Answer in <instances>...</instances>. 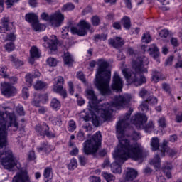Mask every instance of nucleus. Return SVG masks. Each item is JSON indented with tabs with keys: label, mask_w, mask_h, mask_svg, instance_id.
<instances>
[{
	"label": "nucleus",
	"mask_w": 182,
	"mask_h": 182,
	"mask_svg": "<svg viewBox=\"0 0 182 182\" xmlns=\"http://www.w3.org/2000/svg\"><path fill=\"white\" fill-rule=\"evenodd\" d=\"M38 151H45L46 153H50L52 151V148H50V145L48 144V142H44L41 144L40 147L37 148Z\"/></svg>",
	"instance_id": "nucleus-24"
},
{
	"label": "nucleus",
	"mask_w": 182,
	"mask_h": 182,
	"mask_svg": "<svg viewBox=\"0 0 182 182\" xmlns=\"http://www.w3.org/2000/svg\"><path fill=\"white\" fill-rule=\"evenodd\" d=\"M77 140H79L80 141H83L85 140V132H82V131H79V132L77 134Z\"/></svg>",
	"instance_id": "nucleus-49"
},
{
	"label": "nucleus",
	"mask_w": 182,
	"mask_h": 182,
	"mask_svg": "<svg viewBox=\"0 0 182 182\" xmlns=\"http://www.w3.org/2000/svg\"><path fill=\"white\" fill-rule=\"evenodd\" d=\"M6 70H8V68H6V66L5 65L0 66V76H2V77H4V78L8 77V75L6 74Z\"/></svg>",
	"instance_id": "nucleus-42"
},
{
	"label": "nucleus",
	"mask_w": 182,
	"mask_h": 182,
	"mask_svg": "<svg viewBox=\"0 0 182 182\" xmlns=\"http://www.w3.org/2000/svg\"><path fill=\"white\" fill-rule=\"evenodd\" d=\"M50 106L51 109H53V110L58 111L62 107V104L57 98H53L50 101Z\"/></svg>",
	"instance_id": "nucleus-22"
},
{
	"label": "nucleus",
	"mask_w": 182,
	"mask_h": 182,
	"mask_svg": "<svg viewBox=\"0 0 182 182\" xmlns=\"http://www.w3.org/2000/svg\"><path fill=\"white\" fill-rule=\"evenodd\" d=\"M25 19L30 23H35L38 22V16L33 13H29L26 15Z\"/></svg>",
	"instance_id": "nucleus-23"
},
{
	"label": "nucleus",
	"mask_w": 182,
	"mask_h": 182,
	"mask_svg": "<svg viewBox=\"0 0 182 182\" xmlns=\"http://www.w3.org/2000/svg\"><path fill=\"white\" fill-rule=\"evenodd\" d=\"M73 9H75V5L72 3H68L65 5H64L62 8V11H73Z\"/></svg>",
	"instance_id": "nucleus-41"
},
{
	"label": "nucleus",
	"mask_w": 182,
	"mask_h": 182,
	"mask_svg": "<svg viewBox=\"0 0 182 182\" xmlns=\"http://www.w3.org/2000/svg\"><path fill=\"white\" fill-rule=\"evenodd\" d=\"M137 171L128 168L125 171V181H133L137 177Z\"/></svg>",
	"instance_id": "nucleus-17"
},
{
	"label": "nucleus",
	"mask_w": 182,
	"mask_h": 182,
	"mask_svg": "<svg viewBox=\"0 0 182 182\" xmlns=\"http://www.w3.org/2000/svg\"><path fill=\"white\" fill-rule=\"evenodd\" d=\"M41 18L43 21H50V23L51 19H52V16H49V14H48L46 12H43L41 14Z\"/></svg>",
	"instance_id": "nucleus-46"
},
{
	"label": "nucleus",
	"mask_w": 182,
	"mask_h": 182,
	"mask_svg": "<svg viewBox=\"0 0 182 182\" xmlns=\"http://www.w3.org/2000/svg\"><path fill=\"white\" fill-rule=\"evenodd\" d=\"M77 27L72 26L70 27V32L73 35H78V36H85L87 35V31L90 33L95 32V30L92 28V25L85 20H81L77 23Z\"/></svg>",
	"instance_id": "nucleus-9"
},
{
	"label": "nucleus",
	"mask_w": 182,
	"mask_h": 182,
	"mask_svg": "<svg viewBox=\"0 0 182 182\" xmlns=\"http://www.w3.org/2000/svg\"><path fill=\"white\" fill-rule=\"evenodd\" d=\"M1 93L4 96H6V97H11L16 95V88L10 83L3 82L1 84Z\"/></svg>",
	"instance_id": "nucleus-13"
},
{
	"label": "nucleus",
	"mask_w": 182,
	"mask_h": 182,
	"mask_svg": "<svg viewBox=\"0 0 182 182\" xmlns=\"http://www.w3.org/2000/svg\"><path fill=\"white\" fill-rule=\"evenodd\" d=\"M108 43L114 49H120L124 45V40L122 37H114L108 40Z\"/></svg>",
	"instance_id": "nucleus-16"
},
{
	"label": "nucleus",
	"mask_w": 182,
	"mask_h": 182,
	"mask_svg": "<svg viewBox=\"0 0 182 182\" xmlns=\"http://www.w3.org/2000/svg\"><path fill=\"white\" fill-rule=\"evenodd\" d=\"M142 42L150 43L151 42V36L149 33H144L142 36Z\"/></svg>",
	"instance_id": "nucleus-43"
},
{
	"label": "nucleus",
	"mask_w": 182,
	"mask_h": 182,
	"mask_svg": "<svg viewBox=\"0 0 182 182\" xmlns=\"http://www.w3.org/2000/svg\"><path fill=\"white\" fill-rule=\"evenodd\" d=\"M90 182H101L100 177L92 176L89 178Z\"/></svg>",
	"instance_id": "nucleus-59"
},
{
	"label": "nucleus",
	"mask_w": 182,
	"mask_h": 182,
	"mask_svg": "<svg viewBox=\"0 0 182 182\" xmlns=\"http://www.w3.org/2000/svg\"><path fill=\"white\" fill-rule=\"evenodd\" d=\"M107 39V34L102 33V34H95L94 36L95 42H99V41H106Z\"/></svg>",
	"instance_id": "nucleus-33"
},
{
	"label": "nucleus",
	"mask_w": 182,
	"mask_h": 182,
	"mask_svg": "<svg viewBox=\"0 0 182 182\" xmlns=\"http://www.w3.org/2000/svg\"><path fill=\"white\" fill-rule=\"evenodd\" d=\"M149 54L154 59H156V60L159 59V56L160 55V51L159 50V48H157V46L156 44L151 45L149 48Z\"/></svg>",
	"instance_id": "nucleus-18"
},
{
	"label": "nucleus",
	"mask_w": 182,
	"mask_h": 182,
	"mask_svg": "<svg viewBox=\"0 0 182 182\" xmlns=\"http://www.w3.org/2000/svg\"><path fill=\"white\" fill-rule=\"evenodd\" d=\"M69 27H65V29L63 30L62 31V38L63 39H66L68 38L69 33Z\"/></svg>",
	"instance_id": "nucleus-56"
},
{
	"label": "nucleus",
	"mask_w": 182,
	"mask_h": 182,
	"mask_svg": "<svg viewBox=\"0 0 182 182\" xmlns=\"http://www.w3.org/2000/svg\"><path fill=\"white\" fill-rule=\"evenodd\" d=\"M69 124V131L74 132L76 129V122L73 120H70L68 123Z\"/></svg>",
	"instance_id": "nucleus-50"
},
{
	"label": "nucleus",
	"mask_w": 182,
	"mask_h": 182,
	"mask_svg": "<svg viewBox=\"0 0 182 182\" xmlns=\"http://www.w3.org/2000/svg\"><path fill=\"white\" fill-rule=\"evenodd\" d=\"M32 79H33V77H32L31 74H28L26 75V82L27 85L29 87L32 86Z\"/></svg>",
	"instance_id": "nucleus-48"
},
{
	"label": "nucleus",
	"mask_w": 182,
	"mask_h": 182,
	"mask_svg": "<svg viewBox=\"0 0 182 182\" xmlns=\"http://www.w3.org/2000/svg\"><path fill=\"white\" fill-rule=\"evenodd\" d=\"M65 21V16L60 13V11H56L51 15L50 24L54 28H59Z\"/></svg>",
	"instance_id": "nucleus-14"
},
{
	"label": "nucleus",
	"mask_w": 182,
	"mask_h": 182,
	"mask_svg": "<svg viewBox=\"0 0 182 182\" xmlns=\"http://www.w3.org/2000/svg\"><path fill=\"white\" fill-rule=\"evenodd\" d=\"M20 0H6V4L8 8H12L14 4L19 2Z\"/></svg>",
	"instance_id": "nucleus-51"
},
{
	"label": "nucleus",
	"mask_w": 182,
	"mask_h": 182,
	"mask_svg": "<svg viewBox=\"0 0 182 182\" xmlns=\"http://www.w3.org/2000/svg\"><path fill=\"white\" fill-rule=\"evenodd\" d=\"M15 32H16V31H15V28H14L12 32L8 33L6 34L5 41L13 42V43L15 42V41H16V34H15Z\"/></svg>",
	"instance_id": "nucleus-26"
},
{
	"label": "nucleus",
	"mask_w": 182,
	"mask_h": 182,
	"mask_svg": "<svg viewBox=\"0 0 182 182\" xmlns=\"http://www.w3.org/2000/svg\"><path fill=\"white\" fill-rule=\"evenodd\" d=\"M123 88V80L119 75L117 72H115L113 76V81L112 84V89L113 90H117V92H120Z\"/></svg>",
	"instance_id": "nucleus-15"
},
{
	"label": "nucleus",
	"mask_w": 182,
	"mask_h": 182,
	"mask_svg": "<svg viewBox=\"0 0 182 182\" xmlns=\"http://www.w3.org/2000/svg\"><path fill=\"white\" fill-rule=\"evenodd\" d=\"M102 176L107 182L114 181V180H116L114 175L107 172H102Z\"/></svg>",
	"instance_id": "nucleus-27"
},
{
	"label": "nucleus",
	"mask_w": 182,
	"mask_h": 182,
	"mask_svg": "<svg viewBox=\"0 0 182 182\" xmlns=\"http://www.w3.org/2000/svg\"><path fill=\"white\" fill-rule=\"evenodd\" d=\"M43 176L45 178H50L53 177V172L52 167H47L44 170Z\"/></svg>",
	"instance_id": "nucleus-31"
},
{
	"label": "nucleus",
	"mask_w": 182,
	"mask_h": 182,
	"mask_svg": "<svg viewBox=\"0 0 182 182\" xmlns=\"http://www.w3.org/2000/svg\"><path fill=\"white\" fill-rule=\"evenodd\" d=\"M4 109H6L5 113L0 111V149L6 144L7 130L16 132L19 129V124L16 122L15 113L12 109L9 107Z\"/></svg>",
	"instance_id": "nucleus-6"
},
{
	"label": "nucleus",
	"mask_w": 182,
	"mask_h": 182,
	"mask_svg": "<svg viewBox=\"0 0 182 182\" xmlns=\"http://www.w3.org/2000/svg\"><path fill=\"white\" fill-rule=\"evenodd\" d=\"M122 23L124 28H125V29H128V30L130 29V26H132V25L130 24V18L127 16H124L122 19Z\"/></svg>",
	"instance_id": "nucleus-32"
},
{
	"label": "nucleus",
	"mask_w": 182,
	"mask_h": 182,
	"mask_svg": "<svg viewBox=\"0 0 182 182\" xmlns=\"http://www.w3.org/2000/svg\"><path fill=\"white\" fill-rule=\"evenodd\" d=\"M171 43L172 46H174V48H177V46H179L180 43H178V40L174 37H172L171 38Z\"/></svg>",
	"instance_id": "nucleus-55"
},
{
	"label": "nucleus",
	"mask_w": 182,
	"mask_h": 182,
	"mask_svg": "<svg viewBox=\"0 0 182 182\" xmlns=\"http://www.w3.org/2000/svg\"><path fill=\"white\" fill-rule=\"evenodd\" d=\"M28 159H29V160H35V159H36V156H35V151H31L29 152Z\"/></svg>",
	"instance_id": "nucleus-63"
},
{
	"label": "nucleus",
	"mask_w": 182,
	"mask_h": 182,
	"mask_svg": "<svg viewBox=\"0 0 182 182\" xmlns=\"http://www.w3.org/2000/svg\"><path fill=\"white\" fill-rule=\"evenodd\" d=\"M77 79L82 80V83L86 84V78L85 77V75L82 72H79L77 74Z\"/></svg>",
	"instance_id": "nucleus-54"
},
{
	"label": "nucleus",
	"mask_w": 182,
	"mask_h": 182,
	"mask_svg": "<svg viewBox=\"0 0 182 182\" xmlns=\"http://www.w3.org/2000/svg\"><path fill=\"white\" fill-rule=\"evenodd\" d=\"M144 62H149V58L144 55L139 56L136 60L132 61V69L135 73L130 71L129 68L122 69L123 75L128 83L136 87L146 83V77L141 75V73H147V68H144Z\"/></svg>",
	"instance_id": "nucleus-3"
},
{
	"label": "nucleus",
	"mask_w": 182,
	"mask_h": 182,
	"mask_svg": "<svg viewBox=\"0 0 182 182\" xmlns=\"http://www.w3.org/2000/svg\"><path fill=\"white\" fill-rule=\"evenodd\" d=\"M4 48L6 50V52H14V50H15V43H14V42L11 41L7 43L4 46Z\"/></svg>",
	"instance_id": "nucleus-35"
},
{
	"label": "nucleus",
	"mask_w": 182,
	"mask_h": 182,
	"mask_svg": "<svg viewBox=\"0 0 182 182\" xmlns=\"http://www.w3.org/2000/svg\"><path fill=\"white\" fill-rule=\"evenodd\" d=\"M157 98L153 95H150L148 98L145 100L149 105H156L157 104Z\"/></svg>",
	"instance_id": "nucleus-38"
},
{
	"label": "nucleus",
	"mask_w": 182,
	"mask_h": 182,
	"mask_svg": "<svg viewBox=\"0 0 182 182\" xmlns=\"http://www.w3.org/2000/svg\"><path fill=\"white\" fill-rule=\"evenodd\" d=\"M133 113V109L130 108L122 119L117 122L116 129L117 138L119 144L114 151V157L115 161L110 165L111 171L117 174H122V164H124L126 160L132 159L135 161L143 159V147L137 144H132L130 141L124 139V129L129 127L130 123L134 124L136 129H141L143 124L147 122V117L144 114H137L132 117L130 120V116Z\"/></svg>",
	"instance_id": "nucleus-1"
},
{
	"label": "nucleus",
	"mask_w": 182,
	"mask_h": 182,
	"mask_svg": "<svg viewBox=\"0 0 182 182\" xmlns=\"http://www.w3.org/2000/svg\"><path fill=\"white\" fill-rule=\"evenodd\" d=\"M44 87H46V83L41 80L37 81V82L34 85V89H36V90H41Z\"/></svg>",
	"instance_id": "nucleus-36"
},
{
	"label": "nucleus",
	"mask_w": 182,
	"mask_h": 182,
	"mask_svg": "<svg viewBox=\"0 0 182 182\" xmlns=\"http://www.w3.org/2000/svg\"><path fill=\"white\" fill-rule=\"evenodd\" d=\"M78 160L81 166H85L86 164V161H87L86 157L80 155L78 156Z\"/></svg>",
	"instance_id": "nucleus-57"
},
{
	"label": "nucleus",
	"mask_w": 182,
	"mask_h": 182,
	"mask_svg": "<svg viewBox=\"0 0 182 182\" xmlns=\"http://www.w3.org/2000/svg\"><path fill=\"white\" fill-rule=\"evenodd\" d=\"M144 130L146 133H150L152 130H154V122L149 121L144 127Z\"/></svg>",
	"instance_id": "nucleus-34"
},
{
	"label": "nucleus",
	"mask_w": 182,
	"mask_h": 182,
	"mask_svg": "<svg viewBox=\"0 0 182 182\" xmlns=\"http://www.w3.org/2000/svg\"><path fill=\"white\" fill-rule=\"evenodd\" d=\"M97 62L99 68L95 75V85L101 95L106 96L112 93L109 85L112 73L107 69L109 63L106 60L100 58Z\"/></svg>",
	"instance_id": "nucleus-5"
},
{
	"label": "nucleus",
	"mask_w": 182,
	"mask_h": 182,
	"mask_svg": "<svg viewBox=\"0 0 182 182\" xmlns=\"http://www.w3.org/2000/svg\"><path fill=\"white\" fill-rule=\"evenodd\" d=\"M30 53L31 58H36V59H39V58H41V53H39V50L36 46L31 48Z\"/></svg>",
	"instance_id": "nucleus-30"
},
{
	"label": "nucleus",
	"mask_w": 182,
	"mask_h": 182,
	"mask_svg": "<svg viewBox=\"0 0 182 182\" xmlns=\"http://www.w3.org/2000/svg\"><path fill=\"white\" fill-rule=\"evenodd\" d=\"M55 83L53 86V90L55 93H58L61 95L63 99H66L68 97V91L66 88L63 87L65 85V79L62 76H58L54 78Z\"/></svg>",
	"instance_id": "nucleus-10"
},
{
	"label": "nucleus",
	"mask_w": 182,
	"mask_h": 182,
	"mask_svg": "<svg viewBox=\"0 0 182 182\" xmlns=\"http://www.w3.org/2000/svg\"><path fill=\"white\" fill-rule=\"evenodd\" d=\"M139 110L146 113L149 110V105L146 101L143 102L139 107Z\"/></svg>",
	"instance_id": "nucleus-44"
},
{
	"label": "nucleus",
	"mask_w": 182,
	"mask_h": 182,
	"mask_svg": "<svg viewBox=\"0 0 182 182\" xmlns=\"http://www.w3.org/2000/svg\"><path fill=\"white\" fill-rule=\"evenodd\" d=\"M47 63L49 66L55 67L58 65V60L55 58L50 57L47 59Z\"/></svg>",
	"instance_id": "nucleus-39"
},
{
	"label": "nucleus",
	"mask_w": 182,
	"mask_h": 182,
	"mask_svg": "<svg viewBox=\"0 0 182 182\" xmlns=\"http://www.w3.org/2000/svg\"><path fill=\"white\" fill-rule=\"evenodd\" d=\"M160 77H161V73L156 70H152V81L157 83L160 80Z\"/></svg>",
	"instance_id": "nucleus-29"
},
{
	"label": "nucleus",
	"mask_w": 182,
	"mask_h": 182,
	"mask_svg": "<svg viewBox=\"0 0 182 182\" xmlns=\"http://www.w3.org/2000/svg\"><path fill=\"white\" fill-rule=\"evenodd\" d=\"M49 120L54 126H58L59 127L62 126V117L60 115H51L49 117Z\"/></svg>",
	"instance_id": "nucleus-20"
},
{
	"label": "nucleus",
	"mask_w": 182,
	"mask_h": 182,
	"mask_svg": "<svg viewBox=\"0 0 182 182\" xmlns=\"http://www.w3.org/2000/svg\"><path fill=\"white\" fill-rule=\"evenodd\" d=\"M23 99H28L29 97V90L26 87L23 88Z\"/></svg>",
	"instance_id": "nucleus-58"
},
{
	"label": "nucleus",
	"mask_w": 182,
	"mask_h": 182,
	"mask_svg": "<svg viewBox=\"0 0 182 182\" xmlns=\"http://www.w3.org/2000/svg\"><path fill=\"white\" fill-rule=\"evenodd\" d=\"M43 39L44 41V43H43V48L50 49L51 52L56 51L58 49V38L56 36H52L50 40L48 36H44Z\"/></svg>",
	"instance_id": "nucleus-12"
},
{
	"label": "nucleus",
	"mask_w": 182,
	"mask_h": 182,
	"mask_svg": "<svg viewBox=\"0 0 182 182\" xmlns=\"http://www.w3.org/2000/svg\"><path fill=\"white\" fill-rule=\"evenodd\" d=\"M32 27L33 28L34 31H36V32H38V31L41 32L46 29V27L44 25L39 23L38 20L36 21V23H32Z\"/></svg>",
	"instance_id": "nucleus-28"
},
{
	"label": "nucleus",
	"mask_w": 182,
	"mask_h": 182,
	"mask_svg": "<svg viewBox=\"0 0 182 182\" xmlns=\"http://www.w3.org/2000/svg\"><path fill=\"white\" fill-rule=\"evenodd\" d=\"M9 58V61L11 62L16 68L23 66V61L18 60L16 55H11Z\"/></svg>",
	"instance_id": "nucleus-21"
},
{
	"label": "nucleus",
	"mask_w": 182,
	"mask_h": 182,
	"mask_svg": "<svg viewBox=\"0 0 182 182\" xmlns=\"http://www.w3.org/2000/svg\"><path fill=\"white\" fill-rule=\"evenodd\" d=\"M68 90L70 95H73L75 93V90H73V82H68Z\"/></svg>",
	"instance_id": "nucleus-61"
},
{
	"label": "nucleus",
	"mask_w": 182,
	"mask_h": 182,
	"mask_svg": "<svg viewBox=\"0 0 182 182\" xmlns=\"http://www.w3.org/2000/svg\"><path fill=\"white\" fill-rule=\"evenodd\" d=\"M1 22L3 28L5 29L6 32H7V31H11V26L14 25V23L9 22V18H2Z\"/></svg>",
	"instance_id": "nucleus-25"
},
{
	"label": "nucleus",
	"mask_w": 182,
	"mask_h": 182,
	"mask_svg": "<svg viewBox=\"0 0 182 182\" xmlns=\"http://www.w3.org/2000/svg\"><path fill=\"white\" fill-rule=\"evenodd\" d=\"M0 161L5 170L12 171L14 167L16 166L18 171L12 178V182H31V176L26 169L21 168V164L14 156V153L11 150H7L0 155Z\"/></svg>",
	"instance_id": "nucleus-4"
},
{
	"label": "nucleus",
	"mask_w": 182,
	"mask_h": 182,
	"mask_svg": "<svg viewBox=\"0 0 182 182\" xmlns=\"http://www.w3.org/2000/svg\"><path fill=\"white\" fill-rule=\"evenodd\" d=\"M158 124L159 127H162L163 129H164V127H166V118L164 117L159 118V119L158 120Z\"/></svg>",
	"instance_id": "nucleus-45"
},
{
	"label": "nucleus",
	"mask_w": 182,
	"mask_h": 182,
	"mask_svg": "<svg viewBox=\"0 0 182 182\" xmlns=\"http://www.w3.org/2000/svg\"><path fill=\"white\" fill-rule=\"evenodd\" d=\"M63 60L64 65H67L68 66H72V65H73V58L68 51L64 52Z\"/></svg>",
	"instance_id": "nucleus-19"
},
{
	"label": "nucleus",
	"mask_w": 182,
	"mask_h": 182,
	"mask_svg": "<svg viewBox=\"0 0 182 182\" xmlns=\"http://www.w3.org/2000/svg\"><path fill=\"white\" fill-rule=\"evenodd\" d=\"M92 124H94L95 127H99V126H100V120L96 115L92 117Z\"/></svg>",
	"instance_id": "nucleus-47"
},
{
	"label": "nucleus",
	"mask_w": 182,
	"mask_h": 182,
	"mask_svg": "<svg viewBox=\"0 0 182 182\" xmlns=\"http://www.w3.org/2000/svg\"><path fill=\"white\" fill-rule=\"evenodd\" d=\"M83 153L87 156H95L102 146V133L97 132L91 139H87L82 144Z\"/></svg>",
	"instance_id": "nucleus-8"
},
{
	"label": "nucleus",
	"mask_w": 182,
	"mask_h": 182,
	"mask_svg": "<svg viewBox=\"0 0 182 182\" xmlns=\"http://www.w3.org/2000/svg\"><path fill=\"white\" fill-rule=\"evenodd\" d=\"M91 23L92 26H99L100 25V18L97 16H93L91 18Z\"/></svg>",
	"instance_id": "nucleus-37"
},
{
	"label": "nucleus",
	"mask_w": 182,
	"mask_h": 182,
	"mask_svg": "<svg viewBox=\"0 0 182 182\" xmlns=\"http://www.w3.org/2000/svg\"><path fill=\"white\" fill-rule=\"evenodd\" d=\"M151 146L154 151L158 150L157 154H156L154 159L151 161V164H153L155 170L158 171V170H160L161 167L160 156L163 157L166 153H168L170 156H174L176 151L168 148V146H167V141H164L163 144L160 146V140L157 137L151 139Z\"/></svg>",
	"instance_id": "nucleus-7"
},
{
	"label": "nucleus",
	"mask_w": 182,
	"mask_h": 182,
	"mask_svg": "<svg viewBox=\"0 0 182 182\" xmlns=\"http://www.w3.org/2000/svg\"><path fill=\"white\" fill-rule=\"evenodd\" d=\"M77 167V161L76 159H72L70 164H68V169L69 170H75Z\"/></svg>",
	"instance_id": "nucleus-40"
},
{
	"label": "nucleus",
	"mask_w": 182,
	"mask_h": 182,
	"mask_svg": "<svg viewBox=\"0 0 182 182\" xmlns=\"http://www.w3.org/2000/svg\"><path fill=\"white\" fill-rule=\"evenodd\" d=\"M85 92L87 99L90 100V112L93 114H95V113H97V114L100 113L102 119L105 121L109 120L114 109L128 107L129 103H130V100L132 99V96L130 95L124 94V95L114 97L112 102L100 105L97 104V97L95 95L93 88H87Z\"/></svg>",
	"instance_id": "nucleus-2"
},
{
	"label": "nucleus",
	"mask_w": 182,
	"mask_h": 182,
	"mask_svg": "<svg viewBox=\"0 0 182 182\" xmlns=\"http://www.w3.org/2000/svg\"><path fill=\"white\" fill-rule=\"evenodd\" d=\"M168 35H169V33H168V30L167 29H163L159 32V36H161V38H167Z\"/></svg>",
	"instance_id": "nucleus-53"
},
{
	"label": "nucleus",
	"mask_w": 182,
	"mask_h": 182,
	"mask_svg": "<svg viewBox=\"0 0 182 182\" xmlns=\"http://www.w3.org/2000/svg\"><path fill=\"white\" fill-rule=\"evenodd\" d=\"M16 112L20 116H25V111L23 110V107H17Z\"/></svg>",
	"instance_id": "nucleus-60"
},
{
	"label": "nucleus",
	"mask_w": 182,
	"mask_h": 182,
	"mask_svg": "<svg viewBox=\"0 0 182 182\" xmlns=\"http://www.w3.org/2000/svg\"><path fill=\"white\" fill-rule=\"evenodd\" d=\"M149 95H150V93L144 88H142L139 92V96L141 97H146V96H149Z\"/></svg>",
	"instance_id": "nucleus-52"
},
{
	"label": "nucleus",
	"mask_w": 182,
	"mask_h": 182,
	"mask_svg": "<svg viewBox=\"0 0 182 182\" xmlns=\"http://www.w3.org/2000/svg\"><path fill=\"white\" fill-rule=\"evenodd\" d=\"M36 132L38 133V136L41 137L46 136V137L52 139V137L55 136V133L50 130L49 125L46 124V123L36 126Z\"/></svg>",
	"instance_id": "nucleus-11"
},
{
	"label": "nucleus",
	"mask_w": 182,
	"mask_h": 182,
	"mask_svg": "<svg viewBox=\"0 0 182 182\" xmlns=\"http://www.w3.org/2000/svg\"><path fill=\"white\" fill-rule=\"evenodd\" d=\"M177 123H181L182 121V112H179L176 117Z\"/></svg>",
	"instance_id": "nucleus-64"
},
{
	"label": "nucleus",
	"mask_w": 182,
	"mask_h": 182,
	"mask_svg": "<svg viewBox=\"0 0 182 182\" xmlns=\"http://www.w3.org/2000/svg\"><path fill=\"white\" fill-rule=\"evenodd\" d=\"M162 89L166 92V93H170V85L167 83L162 84Z\"/></svg>",
	"instance_id": "nucleus-62"
}]
</instances>
